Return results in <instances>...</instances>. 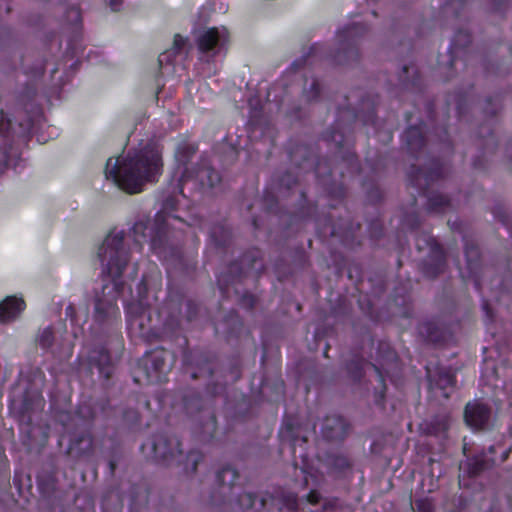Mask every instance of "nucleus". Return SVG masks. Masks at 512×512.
Segmentation results:
<instances>
[{
    "label": "nucleus",
    "mask_w": 512,
    "mask_h": 512,
    "mask_svg": "<svg viewBox=\"0 0 512 512\" xmlns=\"http://www.w3.org/2000/svg\"><path fill=\"white\" fill-rule=\"evenodd\" d=\"M161 171L159 147L155 143H148L126 156L109 158L105 175L120 189L128 193H139L146 183L155 182Z\"/></svg>",
    "instance_id": "nucleus-1"
},
{
    "label": "nucleus",
    "mask_w": 512,
    "mask_h": 512,
    "mask_svg": "<svg viewBox=\"0 0 512 512\" xmlns=\"http://www.w3.org/2000/svg\"><path fill=\"white\" fill-rule=\"evenodd\" d=\"M123 240L122 231H113L98 249L97 255L102 266V273L112 282V286L109 284L103 286V298L96 300L95 314L99 319L115 317L119 314L116 299L123 284L121 275L127 263V250Z\"/></svg>",
    "instance_id": "nucleus-2"
},
{
    "label": "nucleus",
    "mask_w": 512,
    "mask_h": 512,
    "mask_svg": "<svg viewBox=\"0 0 512 512\" xmlns=\"http://www.w3.org/2000/svg\"><path fill=\"white\" fill-rule=\"evenodd\" d=\"M172 366V356L165 350H156L144 359V376L148 383L161 382Z\"/></svg>",
    "instance_id": "nucleus-3"
},
{
    "label": "nucleus",
    "mask_w": 512,
    "mask_h": 512,
    "mask_svg": "<svg viewBox=\"0 0 512 512\" xmlns=\"http://www.w3.org/2000/svg\"><path fill=\"white\" fill-rule=\"evenodd\" d=\"M141 449L149 458L166 461L181 454L180 443L176 437L158 436L155 440L144 443Z\"/></svg>",
    "instance_id": "nucleus-4"
},
{
    "label": "nucleus",
    "mask_w": 512,
    "mask_h": 512,
    "mask_svg": "<svg viewBox=\"0 0 512 512\" xmlns=\"http://www.w3.org/2000/svg\"><path fill=\"white\" fill-rule=\"evenodd\" d=\"M126 314L130 333L135 337H147L149 334V314L142 300L130 303L126 307Z\"/></svg>",
    "instance_id": "nucleus-5"
},
{
    "label": "nucleus",
    "mask_w": 512,
    "mask_h": 512,
    "mask_svg": "<svg viewBox=\"0 0 512 512\" xmlns=\"http://www.w3.org/2000/svg\"><path fill=\"white\" fill-rule=\"evenodd\" d=\"M228 37L229 34L225 27L205 29L198 35L199 49L206 52L224 46Z\"/></svg>",
    "instance_id": "nucleus-6"
},
{
    "label": "nucleus",
    "mask_w": 512,
    "mask_h": 512,
    "mask_svg": "<svg viewBox=\"0 0 512 512\" xmlns=\"http://www.w3.org/2000/svg\"><path fill=\"white\" fill-rule=\"evenodd\" d=\"M25 301L18 296H8L0 303V323L14 321L25 310Z\"/></svg>",
    "instance_id": "nucleus-7"
},
{
    "label": "nucleus",
    "mask_w": 512,
    "mask_h": 512,
    "mask_svg": "<svg viewBox=\"0 0 512 512\" xmlns=\"http://www.w3.org/2000/svg\"><path fill=\"white\" fill-rule=\"evenodd\" d=\"M465 421L467 425L474 429L482 428L488 420L489 411L481 403H469L465 409Z\"/></svg>",
    "instance_id": "nucleus-8"
},
{
    "label": "nucleus",
    "mask_w": 512,
    "mask_h": 512,
    "mask_svg": "<svg viewBox=\"0 0 512 512\" xmlns=\"http://www.w3.org/2000/svg\"><path fill=\"white\" fill-rule=\"evenodd\" d=\"M92 362L99 367V371L101 374H104L105 377H109L110 372L106 370V365L110 363V358L105 351L99 352V357L96 358L94 356L91 357Z\"/></svg>",
    "instance_id": "nucleus-9"
},
{
    "label": "nucleus",
    "mask_w": 512,
    "mask_h": 512,
    "mask_svg": "<svg viewBox=\"0 0 512 512\" xmlns=\"http://www.w3.org/2000/svg\"><path fill=\"white\" fill-rule=\"evenodd\" d=\"M238 477L235 469L231 467L224 468L218 475L219 480L223 484L234 485Z\"/></svg>",
    "instance_id": "nucleus-10"
},
{
    "label": "nucleus",
    "mask_w": 512,
    "mask_h": 512,
    "mask_svg": "<svg viewBox=\"0 0 512 512\" xmlns=\"http://www.w3.org/2000/svg\"><path fill=\"white\" fill-rule=\"evenodd\" d=\"M52 339V330L50 328H45L39 334L38 342L43 348H48L51 345Z\"/></svg>",
    "instance_id": "nucleus-11"
},
{
    "label": "nucleus",
    "mask_w": 512,
    "mask_h": 512,
    "mask_svg": "<svg viewBox=\"0 0 512 512\" xmlns=\"http://www.w3.org/2000/svg\"><path fill=\"white\" fill-rule=\"evenodd\" d=\"M467 465L470 467L469 472L471 474H477L487 467V463L485 461H480L478 459H475L473 462H469Z\"/></svg>",
    "instance_id": "nucleus-12"
},
{
    "label": "nucleus",
    "mask_w": 512,
    "mask_h": 512,
    "mask_svg": "<svg viewBox=\"0 0 512 512\" xmlns=\"http://www.w3.org/2000/svg\"><path fill=\"white\" fill-rule=\"evenodd\" d=\"M417 512H432V505L429 500L421 499L415 502Z\"/></svg>",
    "instance_id": "nucleus-13"
},
{
    "label": "nucleus",
    "mask_w": 512,
    "mask_h": 512,
    "mask_svg": "<svg viewBox=\"0 0 512 512\" xmlns=\"http://www.w3.org/2000/svg\"><path fill=\"white\" fill-rule=\"evenodd\" d=\"M198 459H199V455L196 454V453H190L187 456V462L191 463V470H195L196 469Z\"/></svg>",
    "instance_id": "nucleus-14"
},
{
    "label": "nucleus",
    "mask_w": 512,
    "mask_h": 512,
    "mask_svg": "<svg viewBox=\"0 0 512 512\" xmlns=\"http://www.w3.org/2000/svg\"><path fill=\"white\" fill-rule=\"evenodd\" d=\"M297 506V499L295 496L291 495L287 498L286 507L288 511H293Z\"/></svg>",
    "instance_id": "nucleus-15"
},
{
    "label": "nucleus",
    "mask_w": 512,
    "mask_h": 512,
    "mask_svg": "<svg viewBox=\"0 0 512 512\" xmlns=\"http://www.w3.org/2000/svg\"><path fill=\"white\" fill-rule=\"evenodd\" d=\"M308 502L311 503V504H316L319 502L320 500V494L317 492V491H311L309 494H308Z\"/></svg>",
    "instance_id": "nucleus-16"
},
{
    "label": "nucleus",
    "mask_w": 512,
    "mask_h": 512,
    "mask_svg": "<svg viewBox=\"0 0 512 512\" xmlns=\"http://www.w3.org/2000/svg\"><path fill=\"white\" fill-rule=\"evenodd\" d=\"M81 442H83V443H85V444H86L84 448H76V447H74V446H71V447L69 448V451H70V452H72V451L76 450L77 452H80V451H83V450H84V449H86V448H89V447H90V445H91V440H90V438H89V437L82 438V439H81Z\"/></svg>",
    "instance_id": "nucleus-17"
},
{
    "label": "nucleus",
    "mask_w": 512,
    "mask_h": 512,
    "mask_svg": "<svg viewBox=\"0 0 512 512\" xmlns=\"http://www.w3.org/2000/svg\"><path fill=\"white\" fill-rule=\"evenodd\" d=\"M121 0H110V5L113 10H117Z\"/></svg>",
    "instance_id": "nucleus-18"
},
{
    "label": "nucleus",
    "mask_w": 512,
    "mask_h": 512,
    "mask_svg": "<svg viewBox=\"0 0 512 512\" xmlns=\"http://www.w3.org/2000/svg\"><path fill=\"white\" fill-rule=\"evenodd\" d=\"M184 42L183 38L181 36H176L175 37V45L176 46H180L182 43Z\"/></svg>",
    "instance_id": "nucleus-19"
},
{
    "label": "nucleus",
    "mask_w": 512,
    "mask_h": 512,
    "mask_svg": "<svg viewBox=\"0 0 512 512\" xmlns=\"http://www.w3.org/2000/svg\"><path fill=\"white\" fill-rule=\"evenodd\" d=\"M336 421H337V425L339 426V429L342 430V428H343L342 421L341 420H336Z\"/></svg>",
    "instance_id": "nucleus-20"
},
{
    "label": "nucleus",
    "mask_w": 512,
    "mask_h": 512,
    "mask_svg": "<svg viewBox=\"0 0 512 512\" xmlns=\"http://www.w3.org/2000/svg\"><path fill=\"white\" fill-rule=\"evenodd\" d=\"M135 381H136V382H141L142 380L140 379V377H139V376H135Z\"/></svg>",
    "instance_id": "nucleus-21"
},
{
    "label": "nucleus",
    "mask_w": 512,
    "mask_h": 512,
    "mask_svg": "<svg viewBox=\"0 0 512 512\" xmlns=\"http://www.w3.org/2000/svg\"><path fill=\"white\" fill-rule=\"evenodd\" d=\"M338 435H339V433H338V432H335V433H333L332 435H330V437H337Z\"/></svg>",
    "instance_id": "nucleus-22"
},
{
    "label": "nucleus",
    "mask_w": 512,
    "mask_h": 512,
    "mask_svg": "<svg viewBox=\"0 0 512 512\" xmlns=\"http://www.w3.org/2000/svg\"><path fill=\"white\" fill-rule=\"evenodd\" d=\"M449 383H452V378L449 377L448 380H447Z\"/></svg>",
    "instance_id": "nucleus-23"
},
{
    "label": "nucleus",
    "mask_w": 512,
    "mask_h": 512,
    "mask_svg": "<svg viewBox=\"0 0 512 512\" xmlns=\"http://www.w3.org/2000/svg\"><path fill=\"white\" fill-rule=\"evenodd\" d=\"M213 175H214L215 179H218V175L217 174L213 173Z\"/></svg>",
    "instance_id": "nucleus-24"
}]
</instances>
